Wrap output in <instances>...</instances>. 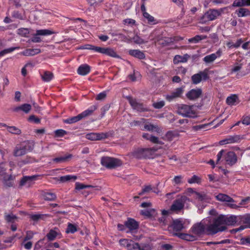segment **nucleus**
<instances>
[{"instance_id":"7c9ffc66","label":"nucleus","mask_w":250,"mask_h":250,"mask_svg":"<svg viewBox=\"0 0 250 250\" xmlns=\"http://www.w3.org/2000/svg\"><path fill=\"white\" fill-rule=\"evenodd\" d=\"M126 248L128 250H139L140 245L138 243L126 239Z\"/></svg>"},{"instance_id":"774afa93","label":"nucleus","mask_w":250,"mask_h":250,"mask_svg":"<svg viewBox=\"0 0 250 250\" xmlns=\"http://www.w3.org/2000/svg\"><path fill=\"white\" fill-rule=\"evenodd\" d=\"M139 250H152V247L149 244H144L141 246H140Z\"/></svg>"},{"instance_id":"20e7f679","label":"nucleus","mask_w":250,"mask_h":250,"mask_svg":"<svg viewBox=\"0 0 250 250\" xmlns=\"http://www.w3.org/2000/svg\"><path fill=\"white\" fill-rule=\"evenodd\" d=\"M154 148H137L132 152V156L137 159H152L155 155Z\"/></svg>"},{"instance_id":"473e14b6","label":"nucleus","mask_w":250,"mask_h":250,"mask_svg":"<svg viewBox=\"0 0 250 250\" xmlns=\"http://www.w3.org/2000/svg\"><path fill=\"white\" fill-rule=\"evenodd\" d=\"M41 52L39 48L28 49L21 52V54L26 56H34Z\"/></svg>"},{"instance_id":"37998d69","label":"nucleus","mask_w":250,"mask_h":250,"mask_svg":"<svg viewBox=\"0 0 250 250\" xmlns=\"http://www.w3.org/2000/svg\"><path fill=\"white\" fill-rule=\"evenodd\" d=\"M5 219L8 223H15L17 221V217L13 213L5 214L4 216Z\"/></svg>"},{"instance_id":"4468645a","label":"nucleus","mask_w":250,"mask_h":250,"mask_svg":"<svg viewBox=\"0 0 250 250\" xmlns=\"http://www.w3.org/2000/svg\"><path fill=\"white\" fill-rule=\"evenodd\" d=\"M208 78V73L205 71H200L191 77L192 82L195 84L200 83L202 80L206 81Z\"/></svg>"},{"instance_id":"a18cd8bd","label":"nucleus","mask_w":250,"mask_h":250,"mask_svg":"<svg viewBox=\"0 0 250 250\" xmlns=\"http://www.w3.org/2000/svg\"><path fill=\"white\" fill-rule=\"evenodd\" d=\"M155 210L152 208L144 209L141 211V214L146 217H150L155 213Z\"/></svg>"},{"instance_id":"0e129e2a","label":"nucleus","mask_w":250,"mask_h":250,"mask_svg":"<svg viewBox=\"0 0 250 250\" xmlns=\"http://www.w3.org/2000/svg\"><path fill=\"white\" fill-rule=\"evenodd\" d=\"M182 176H176L173 179V182L176 185L180 184L182 183Z\"/></svg>"},{"instance_id":"603ef678","label":"nucleus","mask_w":250,"mask_h":250,"mask_svg":"<svg viewBox=\"0 0 250 250\" xmlns=\"http://www.w3.org/2000/svg\"><path fill=\"white\" fill-rule=\"evenodd\" d=\"M44 198L46 200L52 201L56 199V196L53 193L46 192L44 195Z\"/></svg>"},{"instance_id":"7ed1b4c3","label":"nucleus","mask_w":250,"mask_h":250,"mask_svg":"<svg viewBox=\"0 0 250 250\" xmlns=\"http://www.w3.org/2000/svg\"><path fill=\"white\" fill-rule=\"evenodd\" d=\"M224 161L225 164L229 166L234 165L237 162V156L233 151H227L222 149L217 155L216 163Z\"/></svg>"},{"instance_id":"393cba45","label":"nucleus","mask_w":250,"mask_h":250,"mask_svg":"<svg viewBox=\"0 0 250 250\" xmlns=\"http://www.w3.org/2000/svg\"><path fill=\"white\" fill-rule=\"evenodd\" d=\"M235 13L238 17H248L250 16V10L244 7H240L235 11Z\"/></svg>"},{"instance_id":"c85d7f7f","label":"nucleus","mask_w":250,"mask_h":250,"mask_svg":"<svg viewBox=\"0 0 250 250\" xmlns=\"http://www.w3.org/2000/svg\"><path fill=\"white\" fill-rule=\"evenodd\" d=\"M98 108L97 105H93L89 107L86 110L83 111V112L80 113V115L82 119L85 118L87 116H90L92 114L93 112L95 111Z\"/></svg>"},{"instance_id":"e2e57ef3","label":"nucleus","mask_w":250,"mask_h":250,"mask_svg":"<svg viewBox=\"0 0 250 250\" xmlns=\"http://www.w3.org/2000/svg\"><path fill=\"white\" fill-rule=\"evenodd\" d=\"M106 96V92L105 91H103L98 94V95L96 97V99L99 101L103 100L105 98Z\"/></svg>"},{"instance_id":"72a5a7b5","label":"nucleus","mask_w":250,"mask_h":250,"mask_svg":"<svg viewBox=\"0 0 250 250\" xmlns=\"http://www.w3.org/2000/svg\"><path fill=\"white\" fill-rule=\"evenodd\" d=\"M42 80L45 82H49L52 80L54 78L53 74L49 71H44L41 74Z\"/></svg>"},{"instance_id":"6ab92c4d","label":"nucleus","mask_w":250,"mask_h":250,"mask_svg":"<svg viewBox=\"0 0 250 250\" xmlns=\"http://www.w3.org/2000/svg\"><path fill=\"white\" fill-rule=\"evenodd\" d=\"M149 41H153L154 42H159L162 38L161 32L158 29H154L149 34L148 37H146Z\"/></svg>"},{"instance_id":"864d4df0","label":"nucleus","mask_w":250,"mask_h":250,"mask_svg":"<svg viewBox=\"0 0 250 250\" xmlns=\"http://www.w3.org/2000/svg\"><path fill=\"white\" fill-rule=\"evenodd\" d=\"M57 235V233L55 231L50 230L49 233L46 235V237L49 241H53L56 238Z\"/></svg>"},{"instance_id":"680f3d73","label":"nucleus","mask_w":250,"mask_h":250,"mask_svg":"<svg viewBox=\"0 0 250 250\" xmlns=\"http://www.w3.org/2000/svg\"><path fill=\"white\" fill-rule=\"evenodd\" d=\"M175 136V133L172 131H168L166 134V138L168 141H171Z\"/></svg>"},{"instance_id":"cd10ccee","label":"nucleus","mask_w":250,"mask_h":250,"mask_svg":"<svg viewBox=\"0 0 250 250\" xmlns=\"http://www.w3.org/2000/svg\"><path fill=\"white\" fill-rule=\"evenodd\" d=\"M90 67L86 64L80 65L77 70V72L79 75L84 76L89 73Z\"/></svg>"},{"instance_id":"69168bd1","label":"nucleus","mask_w":250,"mask_h":250,"mask_svg":"<svg viewBox=\"0 0 250 250\" xmlns=\"http://www.w3.org/2000/svg\"><path fill=\"white\" fill-rule=\"evenodd\" d=\"M55 133L56 136L62 137L65 135L66 132L63 129H58L55 131Z\"/></svg>"},{"instance_id":"f257e3e1","label":"nucleus","mask_w":250,"mask_h":250,"mask_svg":"<svg viewBox=\"0 0 250 250\" xmlns=\"http://www.w3.org/2000/svg\"><path fill=\"white\" fill-rule=\"evenodd\" d=\"M213 224L208 229L209 233H217L226 229L225 225H234L237 221L236 216L234 215H219L217 217H211Z\"/></svg>"},{"instance_id":"5701e85b","label":"nucleus","mask_w":250,"mask_h":250,"mask_svg":"<svg viewBox=\"0 0 250 250\" xmlns=\"http://www.w3.org/2000/svg\"><path fill=\"white\" fill-rule=\"evenodd\" d=\"M128 54L130 56L140 60L144 59L146 57L144 52L138 49H130L128 51Z\"/></svg>"},{"instance_id":"a19ab883","label":"nucleus","mask_w":250,"mask_h":250,"mask_svg":"<svg viewBox=\"0 0 250 250\" xmlns=\"http://www.w3.org/2000/svg\"><path fill=\"white\" fill-rule=\"evenodd\" d=\"M3 126H6L7 130L11 133L14 134H20L21 133V130L16 126H7L5 124L2 125Z\"/></svg>"},{"instance_id":"4c0bfd02","label":"nucleus","mask_w":250,"mask_h":250,"mask_svg":"<svg viewBox=\"0 0 250 250\" xmlns=\"http://www.w3.org/2000/svg\"><path fill=\"white\" fill-rule=\"evenodd\" d=\"M103 54L113 58L119 57L116 52L112 48L109 47L104 48Z\"/></svg>"},{"instance_id":"c756f323","label":"nucleus","mask_w":250,"mask_h":250,"mask_svg":"<svg viewBox=\"0 0 250 250\" xmlns=\"http://www.w3.org/2000/svg\"><path fill=\"white\" fill-rule=\"evenodd\" d=\"M216 199L219 201L228 203H233L234 200L227 194L219 193L216 196Z\"/></svg>"},{"instance_id":"e433bc0d","label":"nucleus","mask_w":250,"mask_h":250,"mask_svg":"<svg viewBox=\"0 0 250 250\" xmlns=\"http://www.w3.org/2000/svg\"><path fill=\"white\" fill-rule=\"evenodd\" d=\"M143 16L146 20H147L148 23L156 24L158 23L154 17L150 15L148 13H145Z\"/></svg>"},{"instance_id":"ddd939ff","label":"nucleus","mask_w":250,"mask_h":250,"mask_svg":"<svg viewBox=\"0 0 250 250\" xmlns=\"http://www.w3.org/2000/svg\"><path fill=\"white\" fill-rule=\"evenodd\" d=\"M126 40L135 44L141 45L146 44L148 42V39H146L145 37H141L138 35H134L133 36L128 37H126Z\"/></svg>"},{"instance_id":"13d9d810","label":"nucleus","mask_w":250,"mask_h":250,"mask_svg":"<svg viewBox=\"0 0 250 250\" xmlns=\"http://www.w3.org/2000/svg\"><path fill=\"white\" fill-rule=\"evenodd\" d=\"M104 0H89L88 3L91 6L97 7L99 6Z\"/></svg>"},{"instance_id":"2eb2a0df","label":"nucleus","mask_w":250,"mask_h":250,"mask_svg":"<svg viewBox=\"0 0 250 250\" xmlns=\"http://www.w3.org/2000/svg\"><path fill=\"white\" fill-rule=\"evenodd\" d=\"M184 86L176 88L169 94L166 95V99L170 102L174 99L180 97L184 92Z\"/></svg>"},{"instance_id":"c9c22d12","label":"nucleus","mask_w":250,"mask_h":250,"mask_svg":"<svg viewBox=\"0 0 250 250\" xmlns=\"http://www.w3.org/2000/svg\"><path fill=\"white\" fill-rule=\"evenodd\" d=\"M207 36L206 35H196L195 37L190 38L188 40V42L190 43H196L200 41L206 39Z\"/></svg>"},{"instance_id":"0eeeda50","label":"nucleus","mask_w":250,"mask_h":250,"mask_svg":"<svg viewBox=\"0 0 250 250\" xmlns=\"http://www.w3.org/2000/svg\"><path fill=\"white\" fill-rule=\"evenodd\" d=\"M224 11V9H210L206 12L202 17L203 22L212 21L216 20Z\"/></svg>"},{"instance_id":"a878e982","label":"nucleus","mask_w":250,"mask_h":250,"mask_svg":"<svg viewBox=\"0 0 250 250\" xmlns=\"http://www.w3.org/2000/svg\"><path fill=\"white\" fill-rule=\"evenodd\" d=\"M190 56L188 54H186L183 56L176 55L174 56L173 59V63L174 64H178L180 62H186Z\"/></svg>"},{"instance_id":"6e6d98bb","label":"nucleus","mask_w":250,"mask_h":250,"mask_svg":"<svg viewBox=\"0 0 250 250\" xmlns=\"http://www.w3.org/2000/svg\"><path fill=\"white\" fill-rule=\"evenodd\" d=\"M31 109V105L30 104H25L21 105V111L25 113H28Z\"/></svg>"},{"instance_id":"423d86ee","label":"nucleus","mask_w":250,"mask_h":250,"mask_svg":"<svg viewBox=\"0 0 250 250\" xmlns=\"http://www.w3.org/2000/svg\"><path fill=\"white\" fill-rule=\"evenodd\" d=\"M101 165L109 169L114 168L122 165V162L118 159L108 156L103 157L101 159Z\"/></svg>"},{"instance_id":"a211bd4d","label":"nucleus","mask_w":250,"mask_h":250,"mask_svg":"<svg viewBox=\"0 0 250 250\" xmlns=\"http://www.w3.org/2000/svg\"><path fill=\"white\" fill-rule=\"evenodd\" d=\"M222 55V50L219 48L215 53L206 56L203 58V61L207 63H211L217 58L220 57Z\"/></svg>"},{"instance_id":"052dcab7","label":"nucleus","mask_w":250,"mask_h":250,"mask_svg":"<svg viewBox=\"0 0 250 250\" xmlns=\"http://www.w3.org/2000/svg\"><path fill=\"white\" fill-rule=\"evenodd\" d=\"M29 66H31L32 67V64L31 63V62H28L21 69V74L23 76H25L27 74V70H26V68L27 67H28Z\"/></svg>"},{"instance_id":"8fccbe9b","label":"nucleus","mask_w":250,"mask_h":250,"mask_svg":"<svg viewBox=\"0 0 250 250\" xmlns=\"http://www.w3.org/2000/svg\"><path fill=\"white\" fill-rule=\"evenodd\" d=\"M229 144L237 143L240 140V137L238 135L229 136L227 137Z\"/></svg>"},{"instance_id":"f03ea898","label":"nucleus","mask_w":250,"mask_h":250,"mask_svg":"<svg viewBox=\"0 0 250 250\" xmlns=\"http://www.w3.org/2000/svg\"><path fill=\"white\" fill-rule=\"evenodd\" d=\"M213 224L211 217H208L206 219H203L199 223L194 224L190 229V232L193 233L199 238L204 233L208 235H214L215 233H209L208 229Z\"/></svg>"},{"instance_id":"4be33fe9","label":"nucleus","mask_w":250,"mask_h":250,"mask_svg":"<svg viewBox=\"0 0 250 250\" xmlns=\"http://www.w3.org/2000/svg\"><path fill=\"white\" fill-rule=\"evenodd\" d=\"M36 178V176H25L21 180L20 186L29 187L33 184V181Z\"/></svg>"},{"instance_id":"bb28decb","label":"nucleus","mask_w":250,"mask_h":250,"mask_svg":"<svg viewBox=\"0 0 250 250\" xmlns=\"http://www.w3.org/2000/svg\"><path fill=\"white\" fill-rule=\"evenodd\" d=\"M250 6V0H235L232 4V7H243Z\"/></svg>"},{"instance_id":"1a4fd4ad","label":"nucleus","mask_w":250,"mask_h":250,"mask_svg":"<svg viewBox=\"0 0 250 250\" xmlns=\"http://www.w3.org/2000/svg\"><path fill=\"white\" fill-rule=\"evenodd\" d=\"M189 199L186 196H178V197L173 202L170 209L171 211L178 212L183 209L185 204Z\"/></svg>"},{"instance_id":"338daca9","label":"nucleus","mask_w":250,"mask_h":250,"mask_svg":"<svg viewBox=\"0 0 250 250\" xmlns=\"http://www.w3.org/2000/svg\"><path fill=\"white\" fill-rule=\"evenodd\" d=\"M249 203H250V197H247L242 199L239 203V205H240L241 207H245V205Z\"/></svg>"},{"instance_id":"f3484780","label":"nucleus","mask_w":250,"mask_h":250,"mask_svg":"<svg viewBox=\"0 0 250 250\" xmlns=\"http://www.w3.org/2000/svg\"><path fill=\"white\" fill-rule=\"evenodd\" d=\"M126 98L129 100V103L133 109L140 112L147 110L146 107L143 104L137 102L135 100L131 99L129 97L126 96Z\"/></svg>"},{"instance_id":"f8f14e48","label":"nucleus","mask_w":250,"mask_h":250,"mask_svg":"<svg viewBox=\"0 0 250 250\" xmlns=\"http://www.w3.org/2000/svg\"><path fill=\"white\" fill-rule=\"evenodd\" d=\"M109 136L108 133H90L86 134L85 138L91 141H99L107 138Z\"/></svg>"},{"instance_id":"6e6552de","label":"nucleus","mask_w":250,"mask_h":250,"mask_svg":"<svg viewBox=\"0 0 250 250\" xmlns=\"http://www.w3.org/2000/svg\"><path fill=\"white\" fill-rule=\"evenodd\" d=\"M177 113L183 117L189 118L196 117V113L192 105L181 104L178 108Z\"/></svg>"},{"instance_id":"aec40b11","label":"nucleus","mask_w":250,"mask_h":250,"mask_svg":"<svg viewBox=\"0 0 250 250\" xmlns=\"http://www.w3.org/2000/svg\"><path fill=\"white\" fill-rule=\"evenodd\" d=\"M184 222L182 219H177L173 221L170 227L174 231H180L184 229Z\"/></svg>"},{"instance_id":"c03bdc74","label":"nucleus","mask_w":250,"mask_h":250,"mask_svg":"<svg viewBox=\"0 0 250 250\" xmlns=\"http://www.w3.org/2000/svg\"><path fill=\"white\" fill-rule=\"evenodd\" d=\"M72 156L71 154H68L64 156L55 158L53 159V161L57 163H62L65 162L67 159L71 158Z\"/></svg>"},{"instance_id":"b1692460","label":"nucleus","mask_w":250,"mask_h":250,"mask_svg":"<svg viewBox=\"0 0 250 250\" xmlns=\"http://www.w3.org/2000/svg\"><path fill=\"white\" fill-rule=\"evenodd\" d=\"M242 65H243L242 63H238V62L235 63L231 69V71H230L231 74L236 73H237L236 77L238 78L245 76L246 75V73H238L240 71L241 68H242Z\"/></svg>"},{"instance_id":"58836bf2","label":"nucleus","mask_w":250,"mask_h":250,"mask_svg":"<svg viewBox=\"0 0 250 250\" xmlns=\"http://www.w3.org/2000/svg\"><path fill=\"white\" fill-rule=\"evenodd\" d=\"M82 118L79 114L77 116L72 117L71 118H68L64 121V122L66 124H71L75 123H76L81 120H82Z\"/></svg>"},{"instance_id":"dca6fc26","label":"nucleus","mask_w":250,"mask_h":250,"mask_svg":"<svg viewBox=\"0 0 250 250\" xmlns=\"http://www.w3.org/2000/svg\"><path fill=\"white\" fill-rule=\"evenodd\" d=\"M174 235L188 241H194L198 239L194 233L190 232V230L188 233H175Z\"/></svg>"},{"instance_id":"79ce46f5","label":"nucleus","mask_w":250,"mask_h":250,"mask_svg":"<svg viewBox=\"0 0 250 250\" xmlns=\"http://www.w3.org/2000/svg\"><path fill=\"white\" fill-rule=\"evenodd\" d=\"M174 39L171 38H161V41L159 42V44L162 45L163 46H167L169 45L171 42H173Z\"/></svg>"},{"instance_id":"ea45409f","label":"nucleus","mask_w":250,"mask_h":250,"mask_svg":"<svg viewBox=\"0 0 250 250\" xmlns=\"http://www.w3.org/2000/svg\"><path fill=\"white\" fill-rule=\"evenodd\" d=\"M142 130H146L150 131H158L159 128L157 125H153L152 124H145L143 128H141Z\"/></svg>"},{"instance_id":"09e8293b","label":"nucleus","mask_w":250,"mask_h":250,"mask_svg":"<svg viewBox=\"0 0 250 250\" xmlns=\"http://www.w3.org/2000/svg\"><path fill=\"white\" fill-rule=\"evenodd\" d=\"M188 182L189 184H199L201 183V180L199 177L194 175L193 176H192L190 178L188 179Z\"/></svg>"},{"instance_id":"39448f33","label":"nucleus","mask_w":250,"mask_h":250,"mask_svg":"<svg viewBox=\"0 0 250 250\" xmlns=\"http://www.w3.org/2000/svg\"><path fill=\"white\" fill-rule=\"evenodd\" d=\"M139 227V223L135 219L128 218L126 221V233H130L133 235L134 239H138V237L135 234L138 232Z\"/></svg>"},{"instance_id":"bf43d9fd","label":"nucleus","mask_w":250,"mask_h":250,"mask_svg":"<svg viewBox=\"0 0 250 250\" xmlns=\"http://www.w3.org/2000/svg\"><path fill=\"white\" fill-rule=\"evenodd\" d=\"M91 187L90 186L85 185L79 182H77L75 184V189L77 190L82 189L86 188Z\"/></svg>"},{"instance_id":"49530a36","label":"nucleus","mask_w":250,"mask_h":250,"mask_svg":"<svg viewBox=\"0 0 250 250\" xmlns=\"http://www.w3.org/2000/svg\"><path fill=\"white\" fill-rule=\"evenodd\" d=\"M20 49V47H12L5 49L0 52V57L4 56L5 54L12 52L15 50Z\"/></svg>"},{"instance_id":"9d476101","label":"nucleus","mask_w":250,"mask_h":250,"mask_svg":"<svg viewBox=\"0 0 250 250\" xmlns=\"http://www.w3.org/2000/svg\"><path fill=\"white\" fill-rule=\"evenodd\" d=\"M31 148L29 146V143L27 142H23L20 145H17L14 151V154L15 156H21L25 154Z\"/></svg>"},{"instance_id":"4d7b16f0","label":"nucleus","mask_w":250,"mask_h":250,"mask_svg":"<svg viewBox=\"0 0 250 250\" xmlns=\"http://www.w3.org/2000/svg\"><path fill=\"white\" fill-rule=\"evenodd\" d=\"M165 103L164 101L155 102L153 104V106L156 109H160L165 105Z\"/></svg>"},{"instance_id":"f704fd0d","label":"nucleus","mask_w":250,"mask_h":250,"mask_svg":"<svg viewBox=\"0 0 250 250\" xmlns=\"http://www.w3.org/2000/svg\"><path fill=\"white\" fill-rule=\"evenodd\" d=\"M238 97L236 95H231L227 98L226 103L229 105H235L238 103Z\"/></svg>"},{"instance_id":"2f4dec72","label":"nucleus","mask_w":250,"mask_h":250,"mask_svg":"<svg viewBox=\"0 0 250 250\" xmlns=\"http://www.w3.org/2000/svg\"><path fill=\"white\" fill-rule=\"evenodd\" d=\"M142 136L144 139L149 140L153 143L162 144V142L159 140L158 137L152 136L148 133H144Z\"/></svg>"},{"instance_id":"412c9836","label":"nucleus","mask_w":250,"mask_h":250,"mask_svg":"<svg viewBox=\"0 0 250 250\" xmlns=\"http://www.w3.org/2000/svg\"><path fill=\"white\" fill-rule=\"evenodd\" d=\"M201 94L202 90L201 89H192L186 94V96L189 100H194L198 98Z\"/></svg>"},{"instance_id":"de8ad7c7","label":"nucleus","mask_w":250,"mask_h":250,"mask_svg":"<svg viewBox=\"0 0 250 250\" xmlns=\"http://www.w3.org/2000/svg\"><path fill=\"white\" fill-rule=\"evenodd\" d=\"M17 34L22 37H27L29 34V30L28 28H21L17 30Z\"/></svg>"},{"instance_id":"3c124183","label":"nucleus","mask_w":250,"mask_h":250,"mask_svg":"<svg viewBox=\"0 0 250 250\" xmlns=\"http://www.w3.org/2000/svg\"><path fill=\"white\" fill-rule=\"evenodd\" d=\"M76 179V177L75 176H72L70 175H67L63 176H62L60 177V181L62 182L68 181L70 180H73Z\"/></svg>"},{"instance_id":"5fc2aeb1","label":"nucleus","mask_w":250,"mask_h":250,"mask_svg":"<svg viewBox=\"0 0 250 250\" xmlns=\"http://www.w3.org/2000/svg\"><path fill=\"white\" fill-rule=\"evenodd\" d=\"M77 231V228L75 226L71 224H69L66 230V232L67 233H74Z\"/></svg>"},{"instance_id":"9b49d317","label":"nucleus","mask_w":250,"mask_h":250,"mask_svg":"<svg viewBox=\"0 0 250 250\" xmlns=\"http://www.w3.org/2000/svg\"><path fill=\"white\" fill-rule=\"evenodd\" d=\"M54 34V32L49 29L37 30L36 33L33 35L31 41L33 42H40L42 41L40 36H48Z\"/></svg>"}]
</instances>
